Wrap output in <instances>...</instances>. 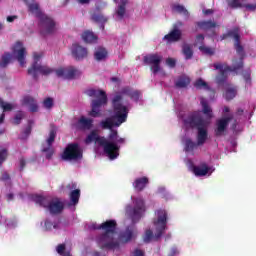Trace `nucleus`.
Listing matches in <instances>:
<instances>
[{
    "label": "nucleus",
    "mask_w": 256,
    "mask_h": 256,
    "mask_svg": "<svg viewBox=\"0 0 256 256\" xmlns=\"http://www.w3.org/2000/svg\"><path fill=\"white\" fill-rule=\"evenodd\" d=\"M0 107L3 109V112L13 111V105L11 103L4 102L3 99L0 98Z\"/></svg>",
    "instance_id": "nucleus-42"
},
{
    "label": "nucleus",
    "mask_w": 256,
    "mask_h": 256,
    "mask_svg": "<svg viewBox=\"0 0 256 256\" xmlns=\"http://www.w3.org/2000/svg\"><path fill=\"white\" fill-rule=\"evenodd\" d=\"M63 209H65V205L59 200H51L48 206V210L50 211L51 215H59V213L63 212Z\"/></svg>",
    "instance_id": "nucleus-17"
},
{
    "label": "nucleus",
    "mask_w": 256,
    "mask_h": 256,
    "mask_svg": "<svg viewBox=\"0 0 256 256\" xmlns=\"http://www.w3.org/2000/svg\"><path fill=\"white\" fill-rule=\"evenodd\" d=\"M24 103H25V105L30 106V111L32 113H37L39 111V106L37 105V102L35 101V98L30 97V96H26L24 98Z\"/></svg>",
    "instance_id": "nucleus-30"
},
{
    "label": "nucleus",
    "mask_w": 256,
    "mask_h": 256,
    "mask_svg": "<svg viewBox=\"0 0 256 256\" xmlns=\"http://www.w3.org/2000/svg\"><path fill=\"white\" fill-rule=\"evenodd\" d=\"M121 94L127 95L132 101H139V97H141V92H139V90H133L130 87H124L121 90Z\"/></svg>",
    "instance_id": "nucleus-22"
},
{
    "label": "nucleus",
    "mask_w": 256,
    "mask_h": 256,
    "mask_svg": "<svg viewBox=\"0 0 256 256\" xmlns=\"http://www.w3.org/2000/svg\"><path fill=\"white\" fill-rule=\"evenodd\" d=\"M30 9L32 13L36 15L37 19H39L41 35L45 37L47 35H54V33H57V23L53 18L44 14L38 5H32Z\"/></svg>",
    "instance_id": "nucleus-6"
},
{
    "label": "nucleus",
    "mask_w": 256,
    "mask_h": 256,
    "mask_svg": "<svg viewBox=\"0 0 256 256\" xmlns=\"http://www.w3.org/2000/svg\"><path fill=\"white\" fill-rule=\"evenodd\" d=\"M134 256H145V252H143L141 249L134 250Z\"/></svg>",
    "instance_id": "nucleus-59"
},
{
    "label": "nucleus",
    "mask_w": 256,
    "mask_h": 256,
    "mask_svg": "<svg viewBox=\"0 0 256 256\" xmlns=\"http://www.w3.org/2000/svg\"><path fill=\"white\" fill-rule=\"evenodd\" d=\"M243 78L248 83L251 85V70H247L246 72L243 73Z\"/></svg>",
    "instance_id": "nucleus-54"
},
{
    "label": "nucleus",
    "mask_w": 256,
    "mask_h": 256,
    "mask_svg": "<svg viewBox=\"0 0 256 256\" xmlns=\"http://www.w3.org/2000/svg\"><path fill=\"white\" fill-rule=\"evenodd\" d=\"M202 113H204L207 119H213V109L209 106V103L206 100H201Z\"/></svg>",
    "instance_id": "nucleus-32"
},
{
    "label": "nucleus",
    "mask_w": 256,
    "mask_h": 256,
    "mask_svg": "<svg viewBox=\"0 0 256 256\" xmlns=\"http://www.w3.org/2000/svg\"><path fill=\"white\" fill-rule=\"evenodd\" d=\"M214 69L219 71L218 75L215 78V81L217 85H229L227 83V73L229 71L231 73H235L243 68V57H241L239 60L234 59L232 61V66H228L227 64L223 63H214L213 64Z\"/></svg>",
    "instance_id": "nucleus-7"
},
{
    "label": "nucleus",
    "mask_w": 256,
    "mask_h": 256,
    "mask_svg": "<svg viewBox=\"0 0 256 256\" xmlns=\"http://www.w3.org/2000/svg\"><path fill=\"white\" fill-rule=\"evenodd\" d=\"M197 146L201 147V145H198L197 143L193 142V140H191V138H188L185 141L184 151H186V153H191V151H195V148Z\"/></svg>",
    "instance_id": "nucleus-36"
},
{
    "label": "nucleus",
    "mask_w": 256,
    "mask_h": 256,
    "mask_svg": "<svg viewBox=\"0 0 256 256\" xmlns=\"http://www.w3.org/2000/svg\"><path fill=\"white\" fill-rule=\"evenodd\" d=\"M44 75L47 77V75H51V73H55V69L47 66V65H41L37 62H33L31 67L28 68V75H32L33 79L37 81L39 79V75Z\"/></svg>",
    "instance_id": "nucleus-12"
},
{
    "label": "nucleus",
    "mask_w": 256,
    "mask_h": 256,
    "mask_svg": "<svg viewBox=\"0 0 256 256\" xmlns=\"http://www.w3.org/2000/svg\"><path fill=\"white\" fill-rule=\"evenodd\" d=\"M196 25L199 27V29H202V31H209L217 27V22L212 20H203L196 22Z\"/></svg>",
    "instance_id": "nucleus-23"
},
{
    "label": "nucleus",
    "mask_w": 256,
    "mask_h": 256,
    "mask_svg": "<svg viewBox=\"0 0 256 256\" xmlns=\"http://www.w3.org/2000/svg\"><path fill=\"white\" fill-rule=\"evenodd\" d=\"M234 47H235V50H236L237 53H239L240 55H241V53H243L244 50H243V47L241 45V39L234 42Z\"/></svg>",
    "instance_id": "nucleus-51"
},
{
    "label": "nucleus",
    "mask_w": 256,
    "mask_h": 256,
    "mask_svg": "<svg viewBox=\"0 0 256 256\" xmlns=\"http://www.w3.org/2000/svg\"><path fill=\"white\" fill-rule=\"evenodd\" d=\"M108 143H115L116 139H119V132L117 130H110V134L108 135Z\"/></svg>",
    "instance_id": "nucleus-43"
},
{
    "label": "nucleus",
    "mask_w": 256,
    "mask_h": 256,
    "mask_svg": "<svg viewBox=\"0 0 256 256\" xmlns=\"http://www.w3.org/2000/svg\"><path fill=\"white\" fill-rule=\"evenodd\" d=\"M43 55L34 53V63H39V59H41Z\"/></svg>",
    "instance_id": "nucleus-61"
},
{
    "label": "nucleus",
    "mask_w": 256,
    "mask_h": 256,
    "mask_svg": "<svg viewBox=\"0 0 256 256\" xmlns=\"http://www.w3.org/2000/svg\"><path fill=\"white\" fill-rule=\"evenodd\" d=\"M210 168L207 166V164H202L201 166H194L193 167V173L196 175V177H205L207 173H209Z\"/></svg>",
    "instance_id": "nucleus-27"
},
{
    "label": "nucleus",
    "mask_w": 256,
    "mask_h": 256,
    "mask_svg": "<svg viewBox=\"0 0 256 256\" xmlns=\"http://www.w3.org/2000/svg\"><path fill=\"white\" fill-rule=\"evenodd\" d=\"M24 2L28 6V10L30 11V13H33V10H31V7H33V5H37L39 8V3H35V0H24Z\"/></svg>",
    "instance_id": "nucleus-53"
},
{
    "label": "nucleus",
    "mask_w": 256,
    "mask_h": 256,
    "mask_svg": "<svg viewBox=\"0 0 256 256\" xmlns=\"http://www.w3.org/2000/svg\"><path fill=\"white\" fill-rule=\"evenodd\" d=\"M25 135L26 136H29L31 135V125H28L24 131Z\"/></svg>",
    "instance_id": "nucleus-62"
},
{
    "label": "nucleus",
    "mask_w": 256,
    "mask_h": 256,
    "mask_svg": "<svg viewBox=\"0 0 256 256\" xmlns=\"http://www.w3.org/2000/svg\"><path fill=\"white\" fill-rule=\"evenodd\" d=\"M92 229L104 231V233L96 237V243L103 251L119 249V243L115 240L117 221L107 220L100 225L93 224Z\"/></svg>",
    "instance_id": "nucleus-1"
},
{
    "label": "nucleus",
    "mask_w": 256,
    "mask_h": 256,
    "mask_svg": "<svg viewBox=\"0 0 256 256\" xmlns=\"http://www.w3.org/2000/svg\"><path fill=\"white\" fill-rule=\"evenodd\" d=\"M134 203L135 206L130 214L133 225L128 226L121 236L124 243H129V241L135 237V233H137L135 223H139L141 217H143V213H145V201L143 199L135 198Z\"/></svg>",
    "instance_id": "nucleus-4"
},
{
    "label": "nucleus",
    "mask_w": 256,
    "mask_h": 256,
    "mask_svg": "<svg viewBox=\"0 0 256 256\" xmlns=\"http://www.w3.org/2000/svg\"><path fill=\"white\" fill-rule=\"evenodd\" d=\"M112 106L114 116L108 117L100 122L103 129H109L110 131L114 127H120L122 123H125V121H127V116L129 115V109L127 106L123 105V96H114Z\"/></svg>",
    "instance_id": "nucleus-2"
},
{
    "label": "nucleus",
    "mask_w": 256,
    "mask_h": 256,
    "mask_svg": "<svg viewBox=\"0 0 256 256\" xmlns=\"http://www.w3.org/2000/svg\"><path fill=\"white\" fill-rule=\"evenodd\" d=\"M34 201L35 203H37V205H40V207H44V209H49V205H51L52 200L49 196L37 195L34 197Z\"/></svg>",
    "instance_id": "nucleus-24"
},
{
    "label": "nucleus",
    "mask_w": 256,
    "mask_h": 256,
    "mask_svg": "<svg viewBox=\"0 0 256 256\" xmlns=\"http://www.w3.org/2000/svg\"><path fill=\"white\" fill-rule=\"evenodd\" d=\"M15 48L16 49H14L13 53L16 55V59L20 63L21 67H23V65H25V55H27V50L23 47V43L21 42H17Z\"/></svg>",
    "instance_id": "nucleus-16"
},
{
    "label": "nucleus",
    "mask_w": 256,
    "mask_h": 256,
    "mask_svg": "<svg viewBox=\"0 0 256 256\" xmlns=\"http://www.w3.org/2000/svg\"><path fill=\"white\" fill-rule=\"evenodd\" d=\"M226 101H231L237 97V88L231 86V84H226V91L224 93Z\"/></svg>",
    "instance_id": "nucleus-28"
},
{
    "label": "nucleus",
    "mask_w": 256,
    "mask_h": 256,
    "mask_svg": "<svg viewBox=\"0 0 256 256\" xmlns=\"http://www.w3.org/2000/svg\"><path fill=\"white\" fill-rule=\"evenodd\" d=\"M233 120V116L222 117L216 120L214 135L215 137H223L227 133V127Z\"/></svg>",
    "instance_id": "nucleus-14"
},
{
    "label": "nucleus",
    "mask_w": 256,
    "mask_h": 256,
    "mask_svg": "<svg viewBox=\"0 0 256 256\" xmlns=\"http://www.w3.org/2000/svg\"><path fill=\"white\" fill-rule=\"evenodd\" d=\"M125 143V138H118L114 141V144L117 145V144H120V145H123Z\"/></svg>",
    "instance_id": "nucleus-60"
},
{
    "label": "nucleus",
    "mask_w": 256,
    "mask_h": 256,
    "mask_svg": "<svg viewBox=\"0 0 256 256\" xmlns=\"http://www.w3.org/2000/svg\"><path fill=\"white\" fill-rule=\"evenodd\" d=\"M23 117H25V114L23 112H18L14 117V125H20Z\"/></svg>",
    "instance_id": "nucleus-47"
},
{
    "label": "nucleus",
    "mask_w": 256,
    "mask_h": 256,
    "mask_svg": "<svg viewBox=\"0 0 256 256\" xmlns=\"http://www.w3.org/2000/svg\"><path fill=\"white\" fill-rule=\"evenodd\" d=\"M228 5L231 7V9H239L241 7H244L240 0H232L228 2Z\"/></svg>",
    "instance_id": "nucleus-46"
},
{
    "label": "nucleus",
    "mask_w": 256,
    "mask_h": 256,
    "mask_svg": "<svg viewBox=\"0 0 256 256\" xmlns=\"http://www.w3.org/2000/svg\"><path fill=\"white\" fill-rule=\"evenodd\" d=\"M53 105H54L53 98L48 97L44 99L43 106L45 107V109H52Z\"/></svg>",
    "instance_id": "nucleus-49"
},
{
    "label": "nucleus",
    "mask_w": 256,
    "mask_h": 256,
    "mask_svg": "<svg viewBox=\"0 0 256 256\" xmlns=\"http://www.w3.org/2000/svg\"><path fill=\"white\" fill-rule=\"evenodd\" d=\"M244 7H245V9H247V11H256V3L255 4H245Z\"/></svg>",
    "instance_id": "nucleus-57"
},
{
    "label": "nucleus",
    "mask_w": 256,
    "mask_h": 256,
    "mask_svg": "<svg viewBox=\"0 0 256 256\" xmlns=\"http://www.w3.org/2000/svg\"><path fill=\"white\" fill-rule=\"evenodd\" d=\"M239 27H234L232 30H228L227 33H224L220 36L221 41H225V39H234L236 41L241 39V35L239 34Z\"/></svg>",
    "instance_id": "nucleus-18"
},
{
    "label": "nucleus",
    "mask_w": 256,
    "mask_h": 256,
    "mask_svg": "<svg viewBox=\"0 0 256 256\" xmlns=\"http://www.w3.org/2000/svg\"><path fill=\"white\" fill-rule=\"evenodd\" d=\"M194 87H196V89H211L209 84H207V82H205L202 78H199L195 81Z\"/></svg>",
    "instance_id": "nucleus-40"
},
{
    "label": "nucleus",
    "mask_w": 256,
    "mask_h": 256,
    "mask_svg": "<svg viewBox=\"0 0 256 256\" xmlns=\"http://www.w3.org/2000/svg\"><path fill=\"white\" fill-rule=\"evenodd\" d=\"M46 231H51V229H59V224L53 223L50 220L45 221Z\"/></svg>",
    "instance_id": "nucleus-45"
},
{
    "label": "nucleus",
    "mask_w": 256,
    "mask_h": 256,
    "mask_svg": "<svg viewBox=\"0 0 256 256\" xmlns=\"http://www.w3.org/2000/svg\"><path fill=\"white\" fill-rule=\"evenodd\" d=\"M184 125L190 129H197V145H205L209 132L207 127H209V122L203 119V116L197 112L190 114L186 119H184Z\"/></svg>",
    "instance_id": "nucleus-3"
},
{
    "label": "nucleus",
    "mask_w": 256,
    "mask_h": 256,
    "mask_svg": "<svg viewBox=\"0 0 256 256\" xmlns=\"http://www.w3.org/2000/svg\"><path fill=\"white\" fill-rule=\"evenodd\" d=\"M72 55L76 61H82V59H85L88 55L87 48L79 45V44H73L72 45Z\"/></svg>",
    "instance_id": "nucleus-15"
},
{
    "label": "nucleus",
    "mask_w": 256,
    "mask_h": 256,
    "mask_svg": "<svg viewBox=\"0 0 256 256\" xmlns=\"http://www.w3.org/2000/svg\"><path fill=\"white\" fill-rule=\"evenodd\" d=\"M163 61V56L154 53V54H147L143 57L144 65H149L150 70L154 75H157L161 71V62Z\"/></svg>",
    "instance_id": "nucleus-11"
},
{
    "label": "nucleus",
    "mask_w": 256,
    "mask_h": 256,
    "mask_svg": "<svg viewBox=\"0 0 256 256\" xmlns=\"http://www.w3.org/2000/svg\"><path fill=\"white\" fill-rule=\"evenodd\" d=\"M151 239H153V231L151 229H148L145 231L143 241L144 243H151Z\"/></svg>",
    "instance_id": "nucleus-44"
},
{
    "label": "nucleus",
    "mask_w": 256,
    "mask_h": 256,
    "mask_svg": "<svg viewBox=\"0 0 256 256\" xmlns=\"http://www.w3.org/2000/svg\"><path fill=\"white\" fill-rule=\"evenodd\" d=\"M11 61V53L5 52L4 55H2L0 60V68L5 69L9 65Z\"/></svg>",
    "instance_id": "nucleus-37"
},
{
    "label": "nucleus",
    "mask_w": 256,
    "mask_h": 256,
    "mask_svg": "<svg viewBox=\"0 0 256 256\" xmlns=\"http://www.w3.org/2000/svg\"><path fill=\"white\" fill-rule=\"evenodd\" d=\"M147 185H149V178H147L146 176L137 178L133 182V187L138 192L143 191V189H145V187H147Z\"/></svg>",
    "instance_id": "nucleus-21"
},
{
    "label": "nucleus",
    "mask_w": 256,
    "mask_h": 256,
    "mask_svg": "<svg viewBox=\"0 0 256 256\" xmlns=\"http://www.w3.org/2000/svg\"><path fill=\"white\" fill-rule=\"evenodd\" d=\"M157 219L154 220V226L156 228L155 240L161 239L167 229V210L159 209L156 211Z\"/></svg>",
    "instance_id": "nucleus-10"
},
{
    "label": "nucleus",
    "mask_w": 256,
    "mask_h": 256,
    "mask_svg": "<svg viewBox=\"0 0 256 256\" xmlns=\"http://www.w3.org/2000/svg\"><path fill=\"white\" fill-rule=\"evenodd\" d=\"M196 41H197L198 43H203V41H205V36H204L203 34H198V35L196 36Z\"/></svg>",
    "instance_id": "nucleus-58"
},
{
    "label": "nucleus",
    "mask_w": 256,
    "mask_h": 256,
    "mask_svg": "<svg viewBox=\"0 0 256 256\" xmlns=\"http://www.w3.org/2000/svg\"><path fill=\"white\" fill-rule=\"evenodd\" d=\"M76 75H79V70L73 67L66 68V79H75Z\"/></svg>",
    "instance_id": "nucleus-41"
},
{
    "label": "nucleus",
    "mask_w": 256,
    "mask_h": 256,
    "mask_svg": "<svg viewBox=\"0 0 256 256\" xmlns=\"http://www.w3.org/2000/svg\"><path fill=\"white\" fill-rule=\"evenodd\" d=\"M204 15H213L214 11L213 9H206L203 10Z\"/></svg>",
    "instance_id": "nucleus-64"
},
{
    "label": "nucleus",
    "mask_w": 256,
    "mask_h": 256,
    "mask_svg": "<svg viewBox=\"0 0 256 256\" xmlns=\"http://www.w3.org/2000/svg\"><path fill=\"white\" fill-rule=\"evenodd\" d=\"M128 0H121L120 5L118 6V9L116 11V15L119 17V19H123L125 17L126 8L127 7Z\"/></svg>",
    "instance_id": "nucleus-34"
},
{
    "label": "nucleus",
    "mask_w": 256,
    "mask_h": 256,
    "mask_svg": "<svg viewBox=\"0 0 256 256\" xmlns=\"http://www.w3.org/2000/svg\"><path fill=\"white\" fill-rule=\"evenodd\" d=\"M80 129H91L93 127V119H87L85 116H81L78 120Z\"/></svg>",
    "instance_id": "nucleus-31"
},
{
    "label": "nucleus",
    "mask_w": 256,
    "mask_h": 256,
    "mask_svg": "<svg viewBox=\"0 0 256 256\" xmlns=\"http://www.w3.org/2000/svg\"><path fill=\"white\" fill-rule=\"evenodd\" d=\"M7 159V149H2L0 150V167L5 163ZM11 179V176L9 173L4 172L2 173V177L0 178V181H9Z\"/></svg>",
    "instance_id": "nucleus-25"
},
{
    "label": "nucleus",
    "mask_w": 256,
    "mask_h": 256,
    "mask_svg": "<svg viewBox=\"0 0 256 256\" xmlns=\"http://www.w3.org/2000/svg\"><path fill=\"white\" fill-rule=\"evenodd\" d=\"M173 11H176V13H180L184 15V17H189V11L185 9V6L181 4H176L172 7Z\"/></svg>",
    "instance_id": "nucleus-39"
},
{
    "label": "nucleus",
    "mask_w": 256,
    "mask_h": 256,
    "mask_svg": "<svg viewBox=\"0 0 256 256\" xmlns=\"http://www.w3.org/2000/svg\"><path fill=\"white\" fill-rule=\"evenodd\" d=\"M57 77H61L62 79H66V73H67V68H59L57 70H54Z\"/></svg>",
    "instance_id": "nucleus-50"
},
{
    "label": "nucleus",
    "mask_w": 256,
    "mask_h": 256,
    "mask_svg": "<svg viewBox=\"0 0 256 256\" xmlns=\"http://www.w3.org/2000/svg\"><path fill=\"white\" fill-rule=\"evenodd\" d=\"M191 85V78L189 76L183 74L178 77V79L175 81V87L177 89H185Z\"/></svg>",
    "instance_id": "nucleus-20"
},
{
    "label": "nucleus",
    "mask_w": 256,
    "mask_h": 256,
    "mask_svg": "<svg viewBox=\"0 0 256 256\" xmlns=\"http://www.w3.org/2000/svg\"><path fill=\"white\" fill-rule=\"evenodd\" d=\"M177 248H172L168 256H176L177 255Z\"/></svg>",
    "instance_id": "nucleus-63"
},
{
    "label": "nucleus",
    "mask_w": 256,
    "mask_h": 256,
    "mask_svg": "<svg viewBox=\"0 0 256 256\" xmlns=\"http://www.w3.org/2000/svg\"><path fill=\"white\" fill-rule=\"evenodd\" d=\"M108 55H109V52H107V49L103 47H98L94 52V59L96 61H105Z\"/></svg>",
    "instance_id": "nucleus-29"
},
{
    "label": "nucleus",
    "mask_w": 256,
    "mask_h": 256,
    "mask_svg": "<svg viewBox=\"0 0 256 256\" xmlns=\"http://www.w3.org/2000/svg\"><path fill=\"white\" fill-rule=\"evenodd\" d=\"M82 39L85 43H95V41H97V36L92 31L86 30L82 34Z\"/></svg>",
    "instance_id": "nucleus-33"
},
{
    "label": "nucleus",
    "mask_w": 256,
    "mask_h": 256,
    "mask_svg": "<svg viewBox=\"0 0 256 256\" xmlns=\"http://www.w3.org/2000/svg\"><path fill=\"white\" fill-rule=\"evenodd\" d=\"M166 65H168V67H170L171 69H174V67H176V65H177V60H175L173 58H167Z\"/></svg>",
    "instance_id": "nucleus-52"
},
{
    "label": "nucleus",
    "mask_w": 256,
    "mask_h": 256,
    "mask_svg": "<svg viewBox=\"0 0 256 256\" xmlns=\"http://www.w3.org/2000/svg\"><path fill=\"white\" fill-rule=\"evenodd\" d=\"M181 31L178 28H174L171 32L164 36V40L168 41V43H177V41L181 40Z\"/></svg>",
    "instance_id": "nucleus-19"
},
{
    "label": "nucleus",
    "mask_w": 256,
    "mask_h": 256,
    "mask_svg": "<svg viewBox=\"0 0 256 256\" xmlns=\"http://www.w3.org/2000/svg\"><path fill=\"white\" fill-rule=\"evenodd\" d=\"M199 49L205 55H214L215 54V51L212 48L207 47V46H200Z\"/></svg>",
    "instance_id": "nucleus-48"
},
{
    "label": "nucleus",
    "mask_w": 256,
    "mask_h": 256,
    "mask_svg": "<svg viewBox=\"0 0 256 256\" xmlns=\"http://www.w3.org/2000/svg\"><path fill=\"white\" fill-rule=\"evenodd\" d=\"M91 19L94 21V23H107L108 19L101 13L93 12L91 14Z\"/></svg>",
    "instance_id": "nucleus-35"
},
{
    "label": "nucleus",
    "mask_w": 256,
    "mask_h": 256,
    "mask_svg": "<svg viewBox=\"0 0 256 256\" xmlns=\"http://www.w3.org/2000/svg\"><path fill=\"white\" fill-rule=\"evenodd\" d=\"M81 197V190L75 189L70 193V201L73 205H77L79 203V198Z\"/></svg>",
    "instance_id": "nucleus-38"
},
{
    "label": "nucleus",
    "mask_w": 256,
    "mask_h": 256,
    "mask_svg": "<svg viewBox=\"0 0 256 256\" xmlns=\"http://www.w3.org/2000/svg\"><path fill=\"white\" fill-rule=\"evenodd\" d=\"M26 166H27V160H25L24 157H21V158L19 159V170H20V171H23Z\"/></svg>",
    "instance_id": "nucleus-55"
},
{
    "label": "nucleus",
    "mask_w": 256,
    "mask_h": 256,
    "mask_svg": "<svg viewBox=\"0 0 256 256\" xmlns=\"http://www.w3.org/2000/svg\"><path fill=\"white\" fill-rule=\"evenodd\" d=\"M181 51H182V55L184 56V59H186V61L193 59V55H194L193 45L184 43L182 45Z\"/></svg>",
    "instance_id": "nucleus-26"
},
{
    "label": "nucleus",
    "mask_w": 256,
    "mask_h": 256,
    "mask_svg": "<svg viewBox=\"0 0 256 256\" xmlns=\"http://www.w3.org/2000/svg\"><path fill=\"white\" fill-rule=\"evenodd\" d=\"M62 161H81L83 159V149L79 143H69L61 154Z\"/></svg>",
    "instance_id": "nucleus-9"
},
{
    "label": "nucleus",
    "mask_w": 256,
    "mask_h": 256,
    "mask_svg": "<svg viewBox=\"0 0 256 256\" xmlns=\"http://www.w3.org/2000/svg\"><path fill=\"white\" fill-rule=\"evenodd\" d=\"M86 95L96 98L91 102L90 117H101V107H105L107 104V93L103 90L88 89Z\"/></svg>",
    "instance_id": "nucleus-8"
},
{
    "label": "nucleus",
    "mask_w": 256,
    "mask_h": 256,
    "mask_svg": "<svg viewBox=\"0 0 256 256\" xmlns=\"http://www.w3.org/2000/svg\"><path fill=\"white\" fill-rule=\"evenodd\" d=\"M57 137V127L55 125H51V129L49 132V137L46 140L47 146H42V153H45L46 159H51L55 150L53 149V143H55V138Z\"/></svg>",
    "instance_id": "nucleus-13"
},
{
    "label": "nucleus",
    "mask_w": 256,
    "mask_h": 256,
    "mask_svg": "<svg viewBox=\"0 0 256 256\" xmlns=\"http://www.w3.org/2000/svg\"><path fill=\"white\" fill-rule=\"evenodd\" d=\"M56 251L59 255L65 254V244H59L56 248Z\"/></svg>",
    "instance_id": "nucleus-56"
},
{
    "label": "nucleus",
    "mask_w": 256,
    "mask_h": 256,
    "mask_svg": "<svg viewBox=\"0 0 256 256\" xmlns=\"http://www.w3.org/2000/svg\"><path fill=\"white\" fill-rule=\"evenodd\" d=\"M85 143H98V145L103 147L104 153H106L112 161L119 157V150L121 147L113 142H108L105 137L99 136L97 130H92L90 132L86 137Z\"/></svg>",
    "instance_id": "nucleus-5"
}]
</instances>
